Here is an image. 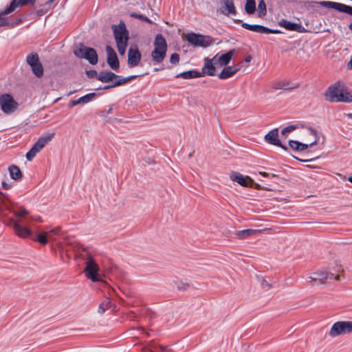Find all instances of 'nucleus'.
Returning a JSON list of instances; mask_svg holds the SVG:
<instances>
[{
	"instance_id": "nucleus-46",
	"label": "nucleus",
	"mask_w": 352,
	"mask_h": 352,
	"mask_svg": "<svg viewBox=\"0 0 352 352\" xmlns=\"http://www.w3.org/2000/svg\"><path fill=\"white\" fill-rule=\"evenodd\" d=\"M34 2H35V0H16V7L22 6H24V5L28 4V3L32 4V3H34Z\"/></svg>"
},
{
	"instance_id": "nucleus-39",
	"label": "nucleus",
	"mask_w": 352,
	"mask_h": 352,
	"mask_svg": "<svg viewBox=\"0 0 352 352\" xmlns=\"http://www.w3.org/2000/svg\"><path fill=\"white\" fill-rule=\"evenodd\" d=\"M258 16H263L266 14V5L264 0H261L258 5Z\"/></svg>"
},
{
	"instance_id": "nucleus-22",
	"label": "nucleus",
	"mask_w": 352,
	"mask_h": 352,
	"mask_svg": "<svg viewBox=\"0 0 352 352\" xmlns=\"http://www.w3.org/2000/svg\"><path fill=\"white\" fill-rule=\"evenodd\" d=\"M242 27L248 30L258 33L269 34L278 32L276 30H272L260 25H250L246 23H243L242 24Z\"/></svg>"
},
{
	"instance_id": "nucleus-7",
	"label": "nucleus",
	"mask_w": 352,
	"mask_h": 352,
	"mask_svg": "<svg viewBox=\"0 0 352 352\" xmlns=\"http://www.w3.org/2000/svg\"><path fill=\"white\" fill-rule=\"evenodd\" d=\"M182 38L184 41H188L190 44H212L214 42L210 36L194 32L187 34L182 33Z\"/></svg>"
},
{
	"instance_id": "nucleus-54",
	"label": "nucleus",
	"mask_w": 352,
	"mask_h": 352,
	"mask_svg": "<svg viewBox=\"0 0 352 352\" xmlns=\"http://www.w3.org/2000/svg\"><path fill=\"white\" fill-rule=\"evenodd\" d=\"M346 68L349 70H352V58H351V60L346 64Z\"/></svg>"
},
{
	"instance_id": "nucleus-30",
	"label": "nucleus",
	"mask_w": 352,
	"mask_h": 352,
	"mask_svg": "<svg viewBox=\"0 0 352 352\" xmlns=\"http://www.w3.org/2000/svg\"><path fill=\"white\" fill-rule=\"evenodd\" d=\"M111 306H112L111 300L109 298H106L98 306V314H103Z\"/></svg>"
},
{
	"instance_id": "nucleus-47",
	"label": "nucleus",
	"mask_w": 352,
	"mask_h": 352,
	"mask_svg": "<svg viewBox=\"0 0 352 352\" xmlns=\"http://www.w3.org/2000/svg\"><path fill=\"white\" fill-rule=\"evenodd\" d=\"M299 143L300 142H298V141H295V140H290L289 142V145L290 146V148L292 149H293L294 151H298L299 150Z\"/></svg>"
},
{
	"instance_id": "nucleus-56",
	"label": "nucleus",
	"mask_w": 352,
	"mask_h": 352,
	"mask_svg": "<svg viewBox=\"0 0 352 352\" xmlns=\"http://www.w3.org/2000/svg\"><path fill=\"white\" fill-rule=\"evenodd\" d=\"M252 59V57L251 55H248L247 56L245 59H244V62L245 63H250Z\"/></svg>"
},
{
	"instance_id": "nucleus-48",
	"label": "nucleus",
	"mask_w": 352,
	"mask_h": 352,
	"mask_svg": "<svg viewBox=\"0 0 352 352\" xmlns=\"http://www.w3.org/2000/svg\"><path fill=\"white\" fill-rule=\"evenodd\" d=\"M87 75L89 78L96 77L97 78V76L98 75V74H97V72L96 70H89L87 71Z\"/></svg>"
},
{
	"instance_id": "nucleus-4",
	"label": "nucleus",
	"mask_w": 352,
	"mask_h": 352,
	"mask_svg": "<svg viewBox=\"0 0 352 352\" xmlns=\"http://www.w3.org/2000/svg\"><path fill=\"white\" fill-rule=\"evenodd\" d=\"M111 29L116 44H127L129 40V31L123 21H120L118 25H112Z\"/></svg>"
},
{
	"instance_id": "nucleus-6",
	"label": "nucleus",
	"mask_w": 352,
	"mask_h": 352,
	"mask_svg": "<svg viewBox=\"0 0 352 352\" xmlns=\"http://www.w3.org/2000/svg\"><path fill=\"white\" fill-rule=\"evenodd\" d=\"M54 133H51L47 136L41 137L32 146L30 150L26 153V159L28 161H32L36 155L39 153L41 149L52 140Z\"/></svg>"
},
{
	"instance_id": "nucleus-37",
	"label": "nucleus",
	"mask_w": 352,
	"mask_h": 352,
	"mask_svg": "<svg viewBox=\"0 0 352 352\" xmlns=\"http://www.w3.org/2000/svg\"><path fill=\"white\" fill-rule=\"evenodd\" d=\"M280 24L281 26L289 30H295L297 28V24L284 19L280 21Z\"/></svg>"
},
{
	"instance_id": "nucleus-34",
	"label": "nucleus",
	"mask_w": 352,
	"mask_h": 352,
	"mask_svg": "<svg viewBox=\"0 0 352 352\" xmlns=\"http://www.w3.org/2000/svg\"><path fill=\"white\" fill-rule=\"evenodd\" d=\"M31 67L32 71L33 74L38 78H41L43 75V67L41 63H36Z\"/></svg>"
},
{
	"instance_id": "nucleus-55",
	"label": "nucleus",
	"mask_w": 352,
	"mask_h": 352,
	"mask_svg": "<svg viewBox=\"0 0 352 352\" xmlns=\"http://www.w3.org/2000/svg\"><path fill=\"white\" fill-rule=\"evenodd\" d=\"M14 223H18L17 221H15L14 219H10L8 220V225L10 226H12V228H14Z\"/></svg>"
},
{
	"instance_id": "nucleus-21",
	"label": "nucleus",
	"mask_w": 352,
	"mask_h": 352,
	"mask_svg": "<svg viewBox=\"0 0 352 352\" xmlns=\"http://www.w3.org/2000/svg\"><path fill=\"white\" fill-rule=\"evenodd\" d=\"M221 11L223 14H236V11L234 4V0H221Z\"/></svg>"
},
{
	"instance_id": "nucleus-27",
	"label": "nucleus",
	"mask_w": 352,
	"mask_h": 352,
	"mask_svg": "<svg viewBox=\"0 0 352 352\" xmlns=\"http://www.w3.org/2000/svg\"><path fill=\"white\" fill-rule=\"evenodd\" d=\"M136 77H137V76H135V75L129 76L125 77V78H123L120 76V78H118V79H115L114 80H113V82H110L111 84L109 85L111 88L118 87V86L124 85V84L130 82L131 80L135 78Z\"/></svg>"
},
{
	"instance_id": "nucleus-18",
	"label": "nucleus",
	"mask_w": 352,
	"mask_h": 352,
	"mask_svg": "<svg viewBox=\"0 0 352 352\" xmlns=\"http://www.w3.org/2000/svg\"><path fill=\"white\" fill-rule=\"evenodd\" d=\"M107 63L113 69L117 71L119 69L120 63L116 52L110 45H107Z\"/></svg>"
},
{
	"instance_id": "nucleus-25",
	"label": "nucleus",
	"mask_w": 352,
	"mask_h": 352,
	"mask_svg": "<svg viewBox=\"0 0 352 352\" xmlns=\"http://www.w3.org/2000/svg\"><path fill=\"white\" fill-rule=\"evenodd\" d=\"M16 8V0H13L10 5L7 8H6L2 13L0 14V26H3L8 24L5 16L13 12Z\"/></svg>"
},
{
	"instance_id": "nucleus-19",
	"label": "nucleus",
	"mask_w": 352,
	"mask_h": 352,
	"mask_svg": "<svg viewBox=\"0 0 352 352\" xmlns=\"http://www.w3.org/2000/svg\"><path fill=\"white\" fill-rule=\"evenodd\" d=\"M242 63V62H240L237 63L234 67L225 66L223 69L219 74V78L225 80L233 76L240 70Z\"/></svg>"
},
{
	"instance_id": "nucleus-38",
	"label": "nucleus",
	"mask_w": 352,
	"mask_h": 352,
	"mask_svg": "<svg viewBox=\"0 0 352 352\" xmlns=\"http://www.w3.org/2000/svg\"><path fill=\"white\" fill-rule=\"evenodd\" d=\"M96 96V94L95 93H90L82 97H80V98H78V100L80 101V104H86L92 100Z\"/></svg>"
},
{
	"instance_id": "nucleus-33",
	"label": "nucleus",
	"mask_w": 352,
	"mask_h": 352,
	"mask_svg": "<svg viewBox=\"0 0 352 352\" xmlns=\"http://www.w3.org/2000/svg\"><path fill=\"white\" fill-rule=\"evenodd\" d=\"M245 11L248 14H252L256 11L255 0H246Z\"/></svg>"
},
{
	"instance_id": "nucleus-44",
	"label": "nucleus",
	"mask_w": 352,
	"mask_h": 352,
	"mask_svg": "<svg viewBox=\"0 0 352 352\" xmlns=\"http://www.w3.org/2000/svg\"><path fill=\"white\" fill-rule=\"evenodd\" d=\"M179 61V55L177 53H173L170 56V62L172 65H177Z\"/></svg>"
},
{
	"instance_id": "nucleus-29",
	"label": "nucleus",
	"mask_w": 352,
	"mask_h": 352,
	"mask_svg": "<svg viewBox=\"0 0 352 352\" xmlns=\"http://www.w3.org/2000/svg\"><path fill=\"white\" fill-rule=\"evenodd\" d=\"M10 177L14 180H19L22 178L23 175L20 168L15 165H12L8 168Z\"/></svg>"
},
{
	"instance_id": "nucleus-24",
	"label": "nucleus",
	"mask_w": 352,
	"mask_h": 352,
	"mask_svg": "<svg viewBox=\"0 0 352 352\" xmlns=\"http://www.w3.org/2000/svg\"><path fill=\"white\" fill-rule=\"evenodd\" d=\"M15 234L21 238H27L32 235V232L28 228L21 226L19 223H14Z\"/></svg>"
},
{
	"instance_id": "nucleus-15",
	"label": "nucleus",
	"mask_w": 352,
	"mask_h": 352,
	"mask_svg": "<svg viewBox=\"0 0 352 352\" xmlns=\"http://www.w3.org/2000/svg\"><path fill=\"white\" fill-rule=\"evenodd\" d=\"M167 45H155L151 52L152 61L154 64L162 63L166 54Z\"/></svg>"
},
{
	"instance_id": "nucleus-50",
	"label": "nucleus",
	"mask_w": 352,
	"mask_h": 352,
	"mask_svg": "<svg viewBox=\"0 0 352 352\" xmlns=\"http://www.w3.org/2000/svg\"><path fill=\"white\" fill-rule=\"evenodd\" d=\"M117 46H118V50L119 53L121 55H124L126 52L127 45H117Z\"/></svg>"
},
{
	"instance_id": "nucleus-28",
	"label": "nucleus",
	"mask_w": 352,
	"mask_h": 352,
	"mask_svg": "<svg viewBox=\"0 0 352 352\" xmlns=\"http://www.w3.org/2000/svg\"><path fill=\"white\" fill-rule=\"evenodd\" d=\"M203 74L195 70H189L184 72L176 75V78H182L184 79H191L202 77Z\"/></svg>"
},
{
	"instance_id": "nucleus-43",
	"label": "nucleus",
	"mask_w": 352,
	"mask_h": 352,
	"mask_svg": "<svg viewBox=\"0 0 352 352\" xmlns=\"http://www.w3.org/2000/svg\"><path fill=\"white\" fill-rule=\"evenodd\" d=\"M296 129V126L294 125H289L287 127H285L281 131V135L283 136H286L289 133L293 131Z\"/></svg>"
},
{
	"instance_id": "nucleus-45",
	"label": "nucleus",
	"mask_w": 352,
	"mask_h": 352,
	"mask_svg": "<svg viewBox=\"0 0 352 352\" xmlns=\"http://www.w3.org/2000/svg\"><path fill=\"white\" fill-rule=\"evenodd\" d=\"M154 44H166V42L162 35L158 34L155 36Z\"/></svg>"
},
{
	"instance_id": "nucleus-32",
	"label": "nucleus",
	"mask_w": 352,
	"mask_h": 352,
	"mask_svg": "<svg viewBox=\"0 0 352 352\" xmlns=\"http://www.w3.org/2000/svg\"><path fill=\"white\" fill-rule=\"evenodd\" d=\"M309 131H310V133L315 136V138H316L315 140L313 142H311L309 144H303V143L300 142L298 151H305V149H307L308 148L309 146H314L317 144V142H318L317 131L313 129H310Z\"/></svg>"
},
{
	"instance_id": "nucleus-52",
	"label": "nucleus",
	"mask_w": 352,
	"mask_h": 352,
	"mask_svg": "<svg viewBox=\"0 0 352 352\" xmlns=\"http://www.w3.org/2000/svg\"><path fill=\"white\" fill-rule=\"evenodd\" d=\"M158 347L164 352H173L170 349H168L166 346L158 345Z\"/></svg>"
},
{
	"instance_id": "nucleus-49",
	"label": "nucleus",
	"mask_w": 352,
	"mask_h": 352,
	"mask_svg": "<svg viewBox=\"0 0 352 352\" xmlns=\"http://www.w3.org/2000/svg\"><path fill=\"white\" fill-rule=\"evenodd\" d=\"M157 348V346L155 345V343L152 342V343H150L147 347H146V350H148L149 352H155V350Z\"/></svg>"
},
{
	"instance_id": "nucleus-2",
	"label": "nucleus",
	"mask_w": 352,
	"mask_h": 352,
	"mask_svg": "<svg viewBox=\"0 0 352 352\" xmlns=\"http://www.w3.org/2000/svg\"><path fill=\"white\" fill-rule=\"evenodd\" d=\"M85 273L86 277L93 282L99 281L100 280V276L98 274L99 266L94 257L91 254H87L85 258Z\"/></svg>"
},
{
	"instance_id": "nucleus-61",
	"label": "nucleus",
	"mask_w": 352,
	"mask_h": 352,
	"mask_svg": "<svg viewBox=\"0 0 352 352\" xmlns=\"http://www.w3.org/2000/svg\"><path fill=\"white\" fill-rule=\"evenodd\" d=\"M111 89V87H109V85H107V86L104 87L102 89L106 90V89Z\"/></svg>"
},
{
	"instance_id": "nucleus-35",
	"label": "nucleus",
	"mask_w": 352,
	"mask_h": 352,
	"mask_svg": "<svg viewBox=\"0 0 352 352\" xmlns=\"http://www.w3.org/2000/svg\"><path fill=\"white\" fill-rule=\"evenodd\" d=\"M327 271H332L333 272H334V274L336 275L339 274V275H343L344 276V269H343L342 265L340 263H337V262L334 263L333 266H329L328 267Z\"/></svg>"
},
{
	"instance_id": "nucleus-20",
	"label": "nucleus",
	"mask_w": 352,
	"mask_h": 352,
	"mask_svg": "<svg viewBox=\"0 0 352 352\" xmlns=\"http://www.w3.org/2000/svg\"><path fill=\"white\" fill-rule=\"evenodd\" d=\"M216 65H217V63L213 60V58H205L204 65L202 67V72L200 73L203 74V76L204 75L210 76H214L216 74Z\"/></svg>"
},
{
	"instance_id": "nucleus-10",
	"label": "nucleus",
	"mask_w": 352,
	"mask_h": 352,
	"mask_svg": "<svg viewBox=\"0 0 352 352\" xmlns=\"http://www.w3.org/2000/svg\"><path fill=\"white\" fill-rule=\"evenodd\" d=\"M343 89V85L340 82H336L333 85L329 86L324 93L326 100L330 102H338L339 96Z\"/></svg>"
},
{
	"instance_id": "nucleus-16",
	"label": "nucleus",
	"mask_w": 352,
	"mask_h": 352,
	"mask_svg": "<svg viewBox=\"0 0 352 352\" xmlns=\"http://www.w3.org/2000/svg\"><path fill=\"white\" fill-rule=\"evenodd\" d=\"M230 178L232 181L237 182L243 187L252 186L253 184V179L249 176H243L241 173L235 171L231 172Z\"/></svg>"
},
{
	"instance_id": "nucleus-14",
	"label": "nucleus",
	"mask_w": 352,
	"mask_h": 352,
	"mask_svg": "<svg viewBox=\"0 0 352 352\" xmlns=\"http://www.w3.org/2000/svg\"><path fill=\"white\" fill-rule=\"evenodd\" d=\"M236 54L235 50H230L228 52L221 54H217L213 57V60L217 63V65L220 67L228 66L230 60H232L234 55Z\"/></svg>"
},
{
	"instance_id": "nucleus-11",
	"label": "nucleus",
	"mask_w": 352,
	"mask_h": 352,
	"mask_svg": "<svg viewBox=\"0 0 352 352\" xmlns=\"http://www.w3.org/2000/svg\"><path fill=\"white\" fill-rule=\"evenodd\" d=\"M318 3L322 7L334 9L352 16V7L350 6L329 1H320Z\"/></svg>"
},
{
	"instance_id": "nucleus-31",
	"label": "nucleus",
	"mask_w": 352,
	"mask_h": 352,
	"mask_svg": "<svg viewBox=\"0 0 352 352\" xmlns=\"http://www.w3.org/2000/svg\"><path fill=\"white\" fill-rule=\"evenodd\" d=\"M338 102L346 103L352 102V92L342 89L341 95L339 96Z\"/></svg>"
},
{
	"instance_id": "nucleus-5",
	"label": "nucleus",
	"mask_w": 352,
	"mask_h": 352,
	"mask_svg": "<svg viewBox=\"0 0 352 352\" xmlns=\"http://www.w3.org/2000/svg\"><path fill=\"white\" fill-rule=\"evenodd\" d=\"M351 332H352V321H338L333 324L329 335L334 338Z\"/></svg>"
},
{
	"instance_id": "nucleus-23",
	"label": "nucleus",
	"mask_w": 352,
	"mask_h": 352,
	"mask_svg": "<svg viewBox=\"0 0 352 352\" xmlns=\"http://www.w3.org/2000/svg\"><path fill=\"white\" fill-rule=\"evenodd\" d=\"M120 78V76L116 75L112 72L102 71L97 76V79L102 82H113L115 79Z\"/></svg>"
},
{
	"instance_id": "nucleus-62",
	"label": "nucleus",
	"mask_w": 352,
	"mask_h": 352,
	"mask_svg": "<svg viewBox=\"0 0 352 352\" xmlns=\"http://www.w3.org/2000/svg\"><path fill=\"white\" fill-rule=\"evenodd\" d=\"M111 111H112V108L111 107V108H109V110L107 111V113H111Z\"/></svg>"
},
{
	"instance_id": "nucleus-63",
	"label": "nucleus",
	"mask_w": 352,
	"mask_h": 352,
	"mask_svg": "<svg viewBox=\"0 0 352 352\" xmlns=\"http://www.w3.org/2000/svg\"><path fill=\"white\" fill-rule=\"evenodd\" d=\"M348 180H349L351 183H352V177H349Z\"/></svg>"
},
{
	"instance_id": "nucleus-53",
	"label": "nucleus",
	"mask_w": 352,
	"mask_h": 352,
	"mask_svg": "<svg viewBox=\"0 0 352 352\" xmlns=\"http://www.w3.org/2000/svg\"><path fill=\"white\" fill-rule=\"evenodd\" d=\"M11 186H12L11 184H9L6 182H2V187L3 189L8 190L11 188Z\"/></svg>"
},
{
	"instance_id": "nucleus-57",
	"label": "nucleus",
	"mask_w": 352,
	"mask_h": 352,
	"mask_svg": "<svg viewBox=\"0 0 352 352\" xmlns=\"http://www.w3.org/2000/svg\"><path fill=\"white\" fill-rule=\"evenodd\" d=\"M32 219L34 220V221H38V222H42L43 221L41 217H32Z\"/></svg>"
},
{
	"instance_id": "nucleus-51",
	"label": "nucleus",
	"mask_w": 352,
	"mask_h": 352,
	"mask_svg": "<svg viewBox=\"0 0 352 352\" xmlns=\"http://www.w3.org/2000/svg\"><path fill=\"white\" fill-rule=\"evenodd\" d=\"M78 104H80L79 100H72L69 103V107L72 108Z\"/></svg>"
},
{
	"instance_id": "nucleus-12",
	"label": "nucleus",
	"mask_w": 352,
	"mask_h": 352,
	"mask_svg": "<svg viewBox=\"0 0 352 352\" xmlns=\"http://www.w3.org/2000/svg\"><path fill=\"white\" fill-rule=\"evenodd\" d=\"M299 83L292 81L289 79H283L276 80L273 82L272 87L274 89H280L283 91H292L298 88Z\"/></svg>"
},
{
	"instance_id": "nucleus-17",
	"label": "nucleus",
	"mask_w": 352,
	"mask_h": 352,
	"mask_svg": "<svg viewBox=\"0 0 352 352\" xmlns=\"http://www.w3.org/2000/svg\"><path fill=\"white\" fill-rule=\"evenodd\" d=\"M265 140L270 144L280 146L285 151H287V146L283 145L280 140L278 139V129H274L268 132L265 136Z\"/></svg>"
},
{
	"instance_id": "nucleus-1",
	"label": "nucleus",
	"mask_w": 352,
	"mask_h": 352,
	"mask_svg": "<svg viewBox=\"0 0 352 352\" xmlns=\"http://www.w3.org/2000/svg\"><path fill=\"white\" fill-rule=\"evenodd\" d=\"M60 231L61 227L58 226L50 230L49 232H42L38 233L36 236V238L34 240L37 241L41 245H46L48 243L49 240L54 242H56L57 245H58L60 248L65 250L66 252H68L69 250V248L73 246V243L67 238L65 239L66 246L64 247L62 243L56 241V237L52 236L50 234L53 233L54 234H60Z\"/></svg>"
},
{
	"instance_id": "nucleus-26",
	"label": "nucleus",
	"mask_w": 352,
	"mask_h": 352,
	"mask_svg": "<svg viewBox=\"0 0 352 352\" xmlns=\"http://www.w3.org/2000/svg\"><path fill=\"white\" fill-rule=\"evenodd\" d=\"M261 230H254V229H246L243 230H239L237 232H236V236L237 238L243 239H246L249 236L256 235L258 234L261 233Z\"/></svg>"
},
{
	"instance_id": "nucleus-64",
	"label": "nucleus",
	"mask_w": 352,
	"mask_h": 352,
	"mask_svg": "<svg viewBox=\"0 0 352 352\" xmlns=\"http://www.w3.org/2000/svg\"><path fill=\"white\" fill-rule=\"evenodd\" d=\"M349 29L352 30V23L349 25Z\"/></svg>"
},
{
	"instance_id": "nucleus-60",
	"label": "nucleus",
	"mask_w": 352,
	"mask_h": 352,
	"mask_svg": "<svg viewBox=\"0 0 352 352\" xmlns=\"http://www.w3.org/2000/svg\"><path fill=\"white\" fill-rule=\"evenodd\" d=\"M259 173H260V175H261L264 177H267L268 175V174L265 172H260Z\"/></svg>"
},
{
	"instance_id": "nucleus-40",
	"label": "nucleus",
	"mask_w": 352,
	"mask_h": 352,
	"mask_svg": "<svg viewBox=\"0 0 352 352\" xmlns=\"http://www.w3.org/2000/svg\"><path fill=\"white\" fill-rule=\"evenodd\" d=\"M130 16L131 17H133V18H136V19H140L143 21H145V22H147L148 23H153V22L150 20L148 17L145 16L143 14H137V13H131L130 14Z\"/></svg>"
},
{
	"instance_id": "nucleus-41",
	"label": "nucleus",
	"mask_w": 352,
	"mask_h": 352,
	"mask_svg": "<svg viewBox=\"0 0 352 352\" xmlns=\"http://www.w3.org/2000/svg\"><path fill=\"white\" fill-rule=\"evenodd\" d=\"M15 216L18 217H23L29 214V212L24 207H20L17 211H12Z\"/></svg>"
},
{
	"instance_id": "nucleus-36",
	"label": "nucleus",
	"mask_w": 352,
	"mask_h": 352,
	"mask_svg": "<svg viewBox=\"0 0 352 352\" xmlns=\"http://www.w3.org/2000/svg\"><path fill=\"white\" fill-rule=\"evenodd\" d=\"M26 61L30 66L41 63L36 53H32L27 56Z\"/></svg>"
},
{
	"instance_id": "nucleus-8",
	"label": "nucleus",
	"mask_w": 352,
	"mask_h": 352,
	"mask_svg": "<svg viewBox=\"0 0 352 352\" xmlns=\"http://www.w3.org/2000/svg\"><path fill=\"white\" fill-rule=\"evenodd\" d=\"M75 56L79 58H85L91 65L98 63V54L96 51L91 47H79L74 50Z\"/></svg>"
},
{
	"instance_id": "nucleus-59",
	"label": "nucleus",
	"mask_w": 352,
	"mask_h": 352,
	"mask_svg": "<svg viewBox=\"0 0 352 352\" xmlns=\"http://www.w3.org/2000/svg\"><path fill=\"white\" fill-rule=\"evenodd\" d=\"M346 116L349 118L352 119V113H345Z\"/></svg>"
},
{
	"instance_id": "nucleus-42",
	"label": "nucleus",
	"mask_w": 352,
	"mask_h": 352,
	"mask_svg": "<svg viewBox=\"0 0 352 352\" xmlns=\"http://www.w3.org/2000/svg\"><path fill=\"white\" fill-rule=\"evenodd\" d=\"M258 280L263 289L267 290L271 287V285L262 276H258Z\"/></svg>"
},
{
	"instance_id": "nucleus-13",
	"label": "nucleus",
	"mask_w": 352,
	"mask_h": 352,
	"mask_svg": "<svg viewBox=\"0 0 352 352\" xmlns=\"http://www.w3.org/2000/svg\"><path fill=\"white\" fill-rule=\"evenodd\" d=\"M142 58V54L137 45H131L128 52V66L131 68L138 65Z\"/></svg>"
},
{
	"instance_id": "nucleus-3",
	"label": "nucleus",
	"mask_w": 352,
	"mask_h": 352,
	"mask_svg": "<svg viewBox=\"0 0 352 352\" xmlns=\"http://www.w3.org/2000/svg\"><path fill=\"white\" fill-rule=\"evenodd\" d=\"M310 282L318 281L320 284H325L328 280L334 279L337 281L345 280L343 275L335 274L332 271L320 270L313 273V275L308 277Z\"/></svg>"
},
{
	"instance_id": "nucleus-58",
	"label": "nucleus",
	"mask_w": 352,
	"mask_h": 352,
	"mask_svg": "<svg viewBox=\"0 0 352 352\" xmlns=\"http://www.w3.org/2000/svg\"><path fill=\"white\" fill-rule=\"evenodd\" d=\"M251 187H254L256 189H261V186L258 184L254 183V182Z\"/></svg>"
},
{
	"instance_id": "nucleus-9",
	"label": "nucleus",
	"mask_w": 352,
	"mask_h": 352,
	"mask_svg": "<svg viewBox=\"0 0 352 352\" xmlns=\"http://www.w3.org/2000/svg\"><path fill=\"white\" fill-rule=\"evenodd\" d=\"M0 105L5 113L10 114L17 109L18 103L11 95L6 94L0 96Z\"/></svg>"
}]
</instances>
